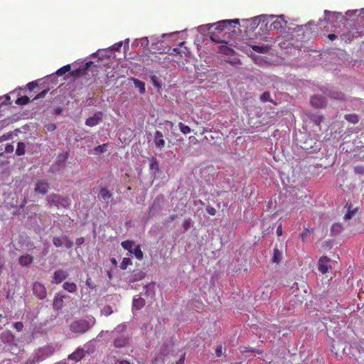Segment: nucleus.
Masks as SVG:
<instances>
[{"label": "nucleus", "mask_w": 364, "mask_h": 364, "mask_svg": "<svg viewBox=\"0 0 364 364\" xmlns=\"http://www.w3.org/2000/svg\"><path fill=\"white\" fill-rule=\"evenodd\" d=\"M96 323L95 317L90 316L87 319L79 318L73 321L70 326V331L76 336H81L89 331Z\"/></svg>", "instance_id": "1"}, {"label": "nucleus", "mask_w": 364, "mask_h": 364, "mask_svg": "<svg viewBox=\"0 0 364 364\" xmlns=\"http://www.w3.org/2000/svg\"><path fill=\"white\" fill-rule=\"evenodd\" d=\"M127 326L124 323L119 324L113 332L114 333V346L116 348H124L129 343V338L125 333Z\"/></svg>", "instance_id": "2"}, {"label": "nucleus", "mask_w": 364, "mask_h": 364, "mask_svg": "<svg viewBox=\"0 0 364 364\" xmlns=\"http://www.w3.org/2000/svg\"><path fill=\"white\" fill-rule=\"evenodd\" d=\"M46 200L50 205H55L57 208H66L70 205V200L68 197H64L58 194H50L47 196Z\"/></svg>", "instance_id": "3"}, {"label": "nucleus", "mask_w": 364, "mask_h": 364, "mask_svg": "<svg viewBox=\"0 0 364 364\" xmlns=\"http://www.w3.org/2000/svg\"><path fill=\"white\" fill-rule=\"evenodd\" d=\"M232 23L239 24L240 23L239 19L223 20V21H218L217 23L210 25L208 30H213L215 32L220 33L221 32L224 31L225 29H228V31H230V27L232 26Z\"/></svg>", "instance_id": "4"}, {"label": "nucleus", "mask_w": 364, "mask_h": 364, "mask_svg": "<svg viewBox=\"0 0 364 364\" xmlns=\"http://www.w3.org/2000/svg\"><path fill=\"white\" fill-rule=\"evenodd\" d=\"M93 65V62L89 61L85 64L78 68L77 69L73 70L70 72V75L74 78H77L80 76L85 75L87 74L88 70Z\"/></svg>", "instance_id": "5"}, {"label": "nucleus", "mask_w": 364, "mask_h": 364, "mask_svg": "<svg viewBox=\"0 0 364 364\" xmlns=\"http://www.w3.org/2000/svg\"><path fill=\"white\" fill-rule=\"evenodd\" d=\"M33 294L39 299H44L47 296V291L45 286L38 282H36L33 284Z\"/></svg>", "instance_id": "6"}, {"label": "nucleus", "mask_w": 364, "mask_h": 364, "mask_svg": "<svg viewBox=\"0 0 364 364\" xmlns=\"http://www.w3.org/2000/svg\"><path fill=\"white\" fill-rule=\"evenodd\" d=\"M89 350L88 344L84 345V348H77L73 353L69 355L68 359L73 360L76 362L80 361L85 356V353Z\"/></svg>", "instance_id": "7"}, {"label": "nucleus", "mask_w": 364, "mask_h": 364, "mask_svg": "<svg viewBox=\"0 0 364 364\" xmlns=\"http://www.w3.org/2000/svg\"><path fill=\"white\" fill-rule=\"evenodd\" d=\"M331 259L326 257L322 256L320 257L318 262V269L322 274H326L331 268Z\"/></svg>", "instance_id": "8"}, {"label": "nucleus", "mask_w": 364, "mask_h": 364, "mask_svg": "<svg viewBox=\"0 0 364 364\" xmlns=\"http://www.w3.org/2000/svg\"><path fill=\"white\" fill-rule=\"evenodd\" d=\"M271 18H275V20H274L272 22L270 25V30H278L280 28H286L287 25V20L284 19V15H280L277 16H272Z\"/></svg>", "instance_id": "9"}, {"label": "nucleus", "mask_w": 364, "mask_h": 364, "mask_svg": "<svg viewBox=\"0 0 364 364\" xmlns=\"http://www.w3.org/2000/svg\"><path fill=\"white\" fill-rule=\"evenodd\" d=\"M49 183L46 180H38L36 184L35 192L45 195L49 189Z\"/></svg>", "instance_id": "10"}, {"label": "nucleus", "mask_w": 364, "mask_h": 364, "mask_svg": "<svg viewBox=\"0 0 364 364\" xmlns=\"http://www.w3.org/2000/svg\"><path fill=\"white\" fill-rule=\"evenodd\" d=\"M68 274L65 271H64L63 269H58V270L55 271V272H54L53 279H52V283L53 284H60L63 280H65L68 277Z\"/></svg>", "instance_id": "11"}, {"label": "nucleus", "mask_w": 364, "mask_h": 364, "mask_svg": "<svg viewBox=\"0 0 364 364\" xmlns=\"http://www.w3.org/2000/svg\"><path fill=\"white\" fill-rule=\"evenodd\" d=\"M102 119V113H95L92 117H88L85 121V124L89 127H95L100 123Z\"/></svg>", "instance_id": "12"}, {"label": "nucleus", "mask_w": 364, "mask_h": 364, "mask_svg": "<svg viewBox=\"0 0 364 364\" xmlns=\"http://www.w3.org/2000/svg\"><path fill=\"white\" fill-rule=\"evenodd\" d=\"M311 103L316 108H323L326 106V100L320 95H314L311 97Z\"/></svg>", "instance_id": "13"}, {"label": "nucleus", "mask_w": 364, "mask_h": 364, "mask_svg": "<svg viewBox=\"0 0 364 364\" xmlns=\"http://www.w3.org/2000/svg\"><path fill=\"white\" fill-rule=\"evenodd\" d=\"M154 144L157 148L163 149L165 146L164 135L160 131H156L154 139Z\"/></svg>", "instance_id": "14"}, {"label": "nucleus", "mask_w": 364, "mask_h": 364, "mask_svg": "<svg viewBox=\"0 0 364 364\" xmlns=\"http://www.w3.org/2000/svg\"><path fill=\"white\" fill-rule=\"evenodd\" d=\"M345 208L347 209V211L343 217L344 220H346L351 219L358 211L357 208H353L352 204L348 203H347L345 205Z\"/></svg>", "instance_id": "15"}, {"label": "nucleus", "mask_w": 364, "mask_h": 364, "mask_svg": "<svg viewBox=\"0 0 364 364\" xmlns=\"http://www.w3.org/2000/svg\"><path fill=\"white\" fill-rule=\"evenodd\" d=\"M65 296L56 294L53 299V306L55 310H60L63 306Z\"/></svg>", "instance_id": "16"}, {"label": "nucleus", "mask_w": 364, "mask_h": 364, "mask_svg": "<svg viewBox=\"0 0 364 364\" xmlns=\"http://www.w3.org/2000/svg\"><path fill=\"white\" fill-rule=\"evenodd\" d=\"M344 344L345 343L341 341L336 342L334 340H333V344L331 348V352L338 357L339 355V351L341 349L342 350L343 353L345 351V347H343Z\"/></svg>", "instance_id": "17"}, {"label": "nucleus", "mask_w": 364, "mask_h": 364, "mask_svg": "<svg viewBox=\"0 0 364 364\" xmlns=\"http://www.w3.org/2000/svg\"><path fill=\"white\" fill-rule=\"evenodd\" d=\"M170 54L173 55H178L181 58H183V56H187L188 50L186 47H184L183 49L178 48H170Z\"/></svg>", "instance_id": "18"}, {"label": "nucleus", "mask_w": 364, "mask_h": 364, "mask_svg": "<svg viewBox=\"0 0 364 364\" xmlns=\"http://www.w3.org/2000/svg\"><path fill=\"white\" fill-rule=\"evenodd\" d=\"M33 258L30 255H22L19 257L18 262L21 266L27 267L33 262Z\"/></svg>", "instance_id": "19"}, {"label": "nucleus", "mask_w": 364, "mask_h": 364, "mask_svg": "<svg viewBox=\"0 0 364 364\" xmlns=\"http://www.w3.org/2000/svg\"><path fill=\"white\" fill-rule=\"evenodd\" d=\"M145 277V273L142 271H138L137 272H134L131 277L129 279V283H133L136 281H140L143 279Z\"/></svg>", "instance_id": "20"}, {"label": "nucleus", "mask_w": 364, "mask_h": 364, "mask_svg": "<svg viewBox=\"0 0 364 364\" xmlns=\"http://www.w3.org/2000/svg\"><path fill=\"white\" fill-rule=\"evenodd\" d=\"M145 305V301L141 297L134 296L133 299V307L136 310H139Z\"/></svg>", "instance_id": "21"}, {"label": "nucleus", "mask_w": 364, "mask_h": 364, "mask_svg": "<svg viewBox=\"0 0 364 364\" xmlns=\"http://www.w3.org/2000/svg\"><path fill=\"white\" fill-rule=\"evenodd\" d=\"M63 288L70 293H75L77 291V286L74 282H66L63 284Z\"/></svg>", "instance_id": "22"}, {"label": "nucleus", "mask_w": 364, "mask_h": 364, "mask_svg": "<svg viewBox=\"0 0 364 364\" xmlns=\"http://www.w3.org/2000/svg\"><path fill=\"white\" fill-rule=\"evenodd\" d=\"M132 80L134 82L135 87L139 89V92L144 94L146 91L144 82L134 77L132 78Z\"/></svg>", "instance_id": "23"}, {"label": "nucleus", "mask_w": 364, "mask_h": 364, "mask_svg": "<svg viewBox=\"0 0 364 364\" xmlns=\"http://www.w3.org/2000/svg\"><path fill=\"white\" fill-rule=\"evenodd\" d=\"M324 14H325V18L324 20L327 22V23H330L331 22V18H338V16L339 17H342V15L341 14H339V13H336V12H332V11H328V10H325L324 11Z\"/></svg>", "instance_id": "24"}, {"label": "nucleus", "mask_w": 364, "mask_h": 364, "mask_svg": "<svg viewBox=\"0 0 364 364\" xmlns=\"http://www.w3.org/2000/svg\"><path fill=\"white\" fill-rule=\"evenodd\" d=\"M210 34V39L212 41L217 43H221L224 42V40L219 36L220 33L213 31V30H208Z\"/></svg>", "instance_id": "25"}, {"label": "nucleus", "mask_w": 364, "mask_h": 364, "mask_svg": "<svg viewBox=\"0 0 364 364\" xmlns=\"http://www.w3.org/2000/svg\"><path fill=\"white\" fill-rule=\"evenodd\" d=\"M100 196L104 200H107L112 197L111 192L104 187L100 189Z\"/></svg>", "instance_id": "26"}, {"label": "nucleus", "mask_w": 364, "mask_h": 364, "mask_svg": "<svg viewBox=\"0 0 364 364\" xmlns=\"http://www.w3.org/2000/svg\"><path fill=\"white\" fill-rule=\"evenodd\" d=\"M134 244V242L132 240H125L122 242L121 245L124 250H128L129 254H132V247Z\"/></svg>", "instance_id": "27"}, {"label": "nucleus", "mask_w": 364, "mask_h": 364, "mask_svg": "<svg viewBox=\"0 0 364 364\" xmlns=\"http://www.w3.org/2000/svg\"><path fill=\"white\" fill-rule=\"evenodd\" d=\"M134 255L139 260L143 259L144 254L141 251V246L139 245H136L133 250H132V254Z\"/></svg>", "instance_id": "28"}, {"label": "nucleus", "mask_w": 364, "mask_h": 364, "mask_svg": "<svg viewBox=\"0 0 364 364\" xmlns=\"http://www.w3.org/2000/svg\"><path fill=\"white\" fill-rule=\"evenodd\" d=\"M282 257V253L277 248L274 249V254L272 257V262L274 263H279Z\"/></svg>", "instance_id": "29"}, {"label": "nucleus", "mask_w": 364, "mask_h": 364, "mask_svg": "<svg viewBox=\"0 0 364 364\" xmlns=\"http://www.w3.org/2000/svg\"><path fill=\"white\" fill-rule=\"evenodd\" d=\"M345 119L352 124H357L359 121V117L356 114H346Z\"/></svg>", "instance_id": "30"}, {"label": "nucleus", "mask_w": 364, "mask_h": 364, "mask_svg": "<svg viewBox=\"0 0 364 364\" xmlns=\"http://www.w3.org/2000/svg\"><path fill=\"white\" fill-rule=\"evenodd\" d=\"M252 48L254 51L259 53H266L269 50V47L267 46H252Z\"/></svg>", "instance_id": "31"}, {"label": "nucleus", "mask_w": 364, "mask_h": 364, "mask_svg": "<svg viewBox=\"0 0 364 364\" xmlns=\"http://www.w3.org/2000/svg\"><path fill=\"white\" fill-rule=\"evenodd\" d=\"M25 144L23 142H18L17 144V148L16 150V154L18 156H22L25 154Z\"/></svg>", "instance_id": "32"}, {"label": "nucleus", "mask_w": 364, "mask_h": 364, "mask_svg": "<svg viewBox=\"0 0 364 364\" xmlns=\"http://www.w3.org/2000/svg\"><path fill=\"white\" fill-rule=\"evenodd\" d=\"M260 100L262 102H274L272 98L271 97V95H270V93L269 92H264L261 96H260Z\"/></svg>", "instance_id": "33"}, {"label": "nucleus", "mask_w": 364, "mask_h": 364, "mask_svg": "<svg viewBox=\"0 0 364 364\" xmlns=\"http://www.w3.org/2000/svg\"><path fill=\"white\" fill-rule=\"evenodd\" d=\"M70 69H71L70 65H64L56 71V75L58 76H62L64 74H65L66 73L70 71Z\"/></svg>", "instance_id": "34"}, {"label": "nucleus", "mask_w": 364, "mask_h": 364, "mask_svg": "<svg viewBox=\"0 0 364 364\" xmlns=\"http://www.w3.org/2000/svg\"><path fill=\"white\" fill-rule=\"evenodd\" d=\"M343 230V227L340 223H334L331 228V231L334 235L339 234Z\"/></svg>", "instance_id": "35"}, {"label": "nucleus", "mask_w": 364, "mask_h": 364, "mask_svg": "<svg viewBox=\"0 0 364 364\" xmlns=\"http://www.w3.org/2000/svg\"><path fill=\"white\" fill-rule=\"evenodd\" d=\"M30 102V99L28 96H22L21 97H18L16 100V104L17 105H26L27 104H28V102Z\"/></svg>", "instance_id": "36"}, {"label": "nucleus", "mask_w": 364, "mask_h": 364, "mask_svg": "<svg viewBox=\"0 0 364 364\" xmlns=\"http://www.w3.org/2000/svg\"><path fill=\"white\" fill-rule=\"evenodd\" d=\"M178 127L180 131L184 134H188L191 132V128L182 122H179Z\"/></svg>", "instance_id": "37"}, {"label": "nucleus", "mask_w": 364, "mask_h": 364, "mask_svg": "<svg viewBox=\"0 0 364 364\" xmlns=\"http://www.w3.org/2000/svg\"><path fill=\"white\" fill-rule=\"evenodd\" d=\"M132 264V260L129 257H124L123 258L121 264H120V268L122 269H126L129 265H131Z\"/></svg>", "instance_id": "38"}, {"label": "nucleus", "mask_w": 364, "mask_h": 364, "mask_svg": "<svg viewBox=\"0 0 364 364\" xmlns=\"http://www.w3.org/2000/svg\"><path fill=\"white\" fill-rule=\"evenodd\" d=\"M149 167L151 169L155 170L156 171H159V163L156 158L152 157L150 161V165Z\"/></svg>", "instance_id": "39"}, {"label": "nucleus", "mask_w": 364, "mask_h": 364, "mask_svg": "<svg viewBox=\"0 0 364 364\" xmlns=\"http://www.w3.org/2000/svg\"><path fill=\"white\" fill-rule=\"evenodd\" d=\"M63 244L68 249L71 248L73 246V242L70 240L68 236L65 235L63 237Z\"/></svg>", "instance_id": "40"}, {"label": "nucleus", "mask_w": 364, "mask_h": 364, "mask_svg": "<svg viewBox=\"0 0 364 364\" xmlns=\"http://www.w3.org/2000/svg\"><path fill=\"white\" fill-rule=\"evenodd\" d=\"M53 243L56 247H60L63 245V237H54L53 239Z\"/></svg>", "instance_id": "41"}, {"label": "nucleus", "mask_w": 364, "mask_h": 364, "mask_svg": "<svg viewBox=\"0 0 364 364\" xmlns=\"http://www.w3.org/2000/svg\"><path fill=\"white\" fill-rule=\"evenodd\" d=\"M107 144H103L102 145H99V146H96L94 149V150H95V151H96L97 153H104L107 151Z\"/></svg>", "instance_id": "42"}, {"label": "nucleus", "mask_w": 364, "mask_h": 364, "mask_svg": "<svg viewBox=\"0 0 364 364\" xmlns=\"http://www.w3.org/2000/svg\"><path fill=\"white\" fill-rule=\"evenodd\" d=\"M192 220L191 218L186 219L183 223V228L185 230H188L191 226Z\"/></svg>", "instance_id": "43"}, {"label": "nucleus", "mask_w": 364, "mask_h": 364, "mask_svg": "<svg viewBox=\"0 0 364 364\" xmlns=\"http://www.w3.org/2000/svg\"><path fill=\"white\" fill-rule=\"evenodd\" d=\"M102 314L105 316H109L112 313V309L110 306H106L102 311Z\"/></svg>", "instance_id": "44"}, {"label": "nucleus", "mask_w": 364, "mask_h": 364, "mask_svg": "<svg viewBox=\"0 0 364 364\" xmlns=\"http://www.w3.org/2000/svg\"><path fill=\"white\" fill-rule=\"evenodd\" d=\"M14 328L16 329L17 331L20 332L23 330V324L21 321H18L14 323Z\"/></svg>", "instance_id": "45"}, {"label": "nucleus", "mask_w": 364, "mask_h": 364, "mask_svg": "<svg viewBox=\"0 0 364 364\" xmlns=\"http://www.w3.org/2000/svg\"><path fill=\"white\" fill-rule=\"evenodd\" d=\"M354 171L355 173L363 175L364 174V167L362 166H358L354 168Z\"/></svg>", "instance_id": "46"}, {"label": "nucleus", "mask_w": 364, "mask_h": 364, "mask_svg": "<svg viewBox=\"0 0 364 364\" xmlns=\"http://www.w3.org/2000/svg\"><path fill=\"white\" fill-rule=\"evenodd\" d=\"M207 213L210 215H215L216 213V210L214 207L208 205L206 208Z\"/></svg>", "instance_id": "47"}, {"label": "nucleus", "mask_w": 364, "mask_h": 364, "mask_svg": "<svg viewBox=\"0 0 364 364\" xmlns=\"http://www.w3.org/2000/svg\"><path fill=\"white\" fill-rule=\"evenodd\" d=\"M331 97L333 99H336V100H343V94L341 93V92H335V93H333Z\"/></svg>", "instance_id": "48"}, {"label": "nucleus", "mask_w": 364, "mask_h": 364, "mask_svg": "<svg viewBox=\"0 0 364 364\" xmlns=\"http://www.w3.org/2000/svg\"><path fill=\"white\" fill-rule=\"evenodd\" d=\"M37 86H38V83L36 81H33V82H31L27 84V88L30 91H32L33 90H34Z\"/></svg>", "instance_id": "49"}, {"label": "nucleus", "mask_w": 364, "mask_h": 364, "mask_svg": "<svg viewBox=\"0 0 364 364\" xmlns=\"http://www.w3.org/2000/svg\"><path fill=\"white\" fill-rule=\"evenodd\" d=\"M11 136H12V134L10 132L4 134L0 137V141H4L6 140H9L11 137Z\"/></svg>", "instance_id": "50"}, {"label": "nucleus", "mask_w": 364, "mask_h": 364, "mask_svg": "<svg viewBox=\"0 0 364 364\" xmlns=\"http://www.w3.org/2000/svg\"><path fill=\"white\" fill-rule=\"evenodd\" d=\"M48 93V90H44L43 91H41V92H39L38 94H37L36 95V97L33 98V100H37V99H39V98H43L46 96V95Z\"/></svg>", "instance_id": "51"}, {"label": "nucleus", "mask_w": 364, "mask_h": 364, "mask_svg": "<svg viewBox=\"0 0 364 364\" xmlns=\"http://www.w3.org/2000/svg\"><path fill=\"white\" fill-rule=\"evenodd\" d=\"M122 46V41H120L117 43L114 44L112 46V50L114 51H119Z\"/></svg>", "instance_id": "52"}, {"label": "nucleus", "mask_w": 364, "mask_h": 364, "mask_svg": "<svg viewBox=\"0 0 364 364\" xmlns=\"http://www.w3.org/2000/svg\"><path fill=\"white\" fill-rule=\"evenodd\" d=\"M46 128L48 132H53L56 129V125L53 123H50L46 125Z\"/></svg>", "instance_id": "53"}, {"label": "nucleus", "mask_w": 364, "mask_h": 364, "mask_svg": "<svg viewBox=\"0 0 364 364\" xmlns=\"http://www.w3.org/2000/svg\"><path fill=\"white\" fill-rule=\"evenodd\" d=\"M322 120H323L322 116H315L314 119H313L314 122L318 126L320 125Z\"/></svg>", "instance_id": "54"}, {"label": "nucleus", "mask_w": 364, "mask_h": 364, "mask_svg": "<svg viewBox=\"0 0 364 364\" xmlns=\"http://www.w3.org/2000/svg\"><path fill=\"white\" fill-rule=\"evenodd\" d=\"M14 146L11 145V144H8L6 145V146L5 147V152L6 153H12L14 151Z\"/></svg>", "instance_id": "55"}, {"label": "nucleus", "mask_w": 364, "mask_h": 364, "mask_svg": "<svg viewBox=\"0 0 364 364\" xmlns=\"http://www.w3.org/2000/svg\"><path fill=\"white\" fill-rule=\"evenodd\" d=\"M309 232H310L309 230L306 228L304 230V231H303L301 233L300 236H301L302 240H304L306 239V237L308 236V234L309 233Z\"/></svg>", "instance_id": "56"}, {"label": "nucleus", "mask_w": 364, "mask_h": 364, "mask_svg": "<svg viewBox=\"0 0 364 364\" xmlns=\"http://www.w3.org/2000/svg\"><path fill=\"white\" fill-rule=\"evenodd\" d=\"M43 351L47 353V354H53V352H54V348L53 347H50V346H48L45 348H43Z\"/></svg>", "instance_id": "57"}, {"label": "nucleus", "mask_w": 364, "mask_h": 364, "mask_svg": "<svg viewBox=\"0 0 364 364\" xmlns=\"http://www.w3.org/2000/svg\"><path fill=\"white\" fill-rule=\"evenodd\" d=\"M215 355L217 357H220L222 355V346H217L215 349Z\"/></svg>", "instance_id": "58"}, {"label": "nucleus", "mask_w": 364, "mask_h": 364, "mask_svg": "<svg viewBox=\"0 0 364 364\" xmlns=\"http://www.w3.org/2000/svg\"><path fill=\"white\" fill-rule=\"evenodd\" d=\"M356 364H364V354L359 355V357L357 358Z\"/></svg>", "instance_id": "59"}, {"label": "nucleus", "mask_w": 364, "mask_h": 364, "mask_svg": "<svg viewBox=\"0 0 364 364\" xmlns=\"http://www.w3.org/2000/svg\"><path fill=\"white\" fill-rule=\"evenodd\" d=\"M84 237H78L76 239L75 243L77 246H80L84 242Z\"/></svg>", "instance_id": "60"}, {"label": "nucleus", "mask_w": 364, "mask_h": 364, "mask_svg": "<svg viewBox=\"0 0 364 364\" xmlns=\"http://www.w3.org/2000/svg\"><path fill=\"white\" fill-rule=\"evenodd\" d=\"M114 364H130L129 362L127 360H117L114 362Z\"/></svg>", "instance_id": "61"}, {"label": "nucleus", "mask_w": 364, "mask_h": 364, "mask_svg": "<svg viewBox=\"0 0 364 364\" xmlns=\"http://www.w3.org/2000/svg\"><path fill=\"white\" fill-rule=\"evenodd\" d=\"M282 234V224L280 223L279 225L278 226V228H277V235L278 236H281Z\"/></svg>", "instance_id": "62"}, {"label": "nucleus", "mask_w": 364, "mask_h": 364, "mask_svg": "<svg viewBox=\"0 0 364 364\" xmlns=\"http://www.w3.org/2000/svg\"><path fill=\"white\" fill-rule=\"evenodd\" d=\"M247 351H249V352H255V353H257V354H261L262 353V350H256V349H254V348H251V349L248 350Z\"/></svg>", "instance_id": "63"}, {"label": "nucleus", "mask_w": 364, "mask_h": 364, "mask_svg": "<svg viewBox=\"0 0 364 364\" xmlns=\"http://www.w3.org/2000/svg\"><path fill=\"white\" fill-rule=\"evenodd\" d=\"M328 38H329L330 40H331V41H333V40H335V39L337 38V36H336L335 34H333V33L329 34V35L328 36Z\"/></svg>", "instance_id": "64"}]
</instances>
